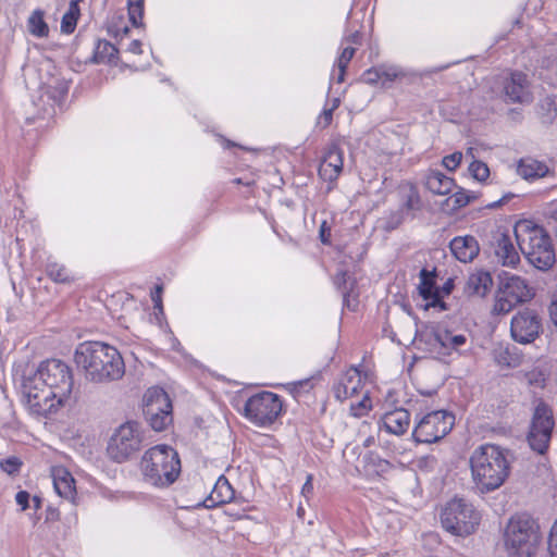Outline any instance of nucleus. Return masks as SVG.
I'll return each instance as SVG.
<instances>
[{
    "label": "nucleus",
    "mask_w": 557,
    "mask_h": 557,
    "mask_svg": "<svg viewBox=\"0 0 557 557\" xmlns=\"http://www.w3.org/2000/svg\"><path fill=\"white\" fill-rule=\"evenodd\" d=\"M71 368L59 359L42 361L37 370L24 376L22 392L30 413L46 417L55 412L71 398Z\"/></svg>",
    "instance_id": "nucleus-1"
},
{
    "label": "nucleus",
    "mask_w": 557,
    "mask_h": 557,
    "mask_svg": "<svg viewBox=\"0 0 557 557\" xmlns=\"http://www.w3.org/2000/svg\"><path fill=\"white\" fill-rule=\"evenodd\" d=\"M74 361L85 379L94 383L117 381L125 373L124 360L119 350L102 342L79 344L75 349Z\"/></svg>",
    "instance_id": "nucleus-2"
},
{
    "label": "nucleus",
    "mask_w": 557,
    "mask_h": 557,
    "mask_svg": "<svg viewBox=\"0 0 557 557\" xmlns=\"http://www.w3.org/2000/svg\"><path fill=\"white\" fill-rule=\"evenodd\" d=\"M508 451L494 444L476 447L470 456V469L475 487L488 493L500 487L509 475Z\"/></svg>",
    "instance_id": "nucleus-3"
},
{
    "label": "nucleus",
    "mask_w": 557,
    "mask_h": 557,
    "mask_svg": "<svg viewBox=\"0 0 557 557\" xmlns=\"http://www.w3.org/2000/svg\"><path fill=\"white\" fill-rule=\"evenodd\" d=\"M520 250L539 270H548L555 263V251L549 235L531 221H520L515 226Z\"/></svg>",
    "instance_id": "nucleus-4"
},
{
    "label": "nucleus",
    "mask_w": 557,
    "mask_h": 557,
    "mask_svg": "<svg viewBox=\"0 0 557 557\" xmlns=\"http://www.w3.org/2000/svg\"><path fill=\"white\" fill-rule=\"evenodd\" d=\"M140 469L145 481L158 487H166L178 478L181 460L171 446L157 445L144 454Z\"/></svg>",
    "instance_id": "nucleus-5"
},
{
    "label": "nucleus",
    "mask_w": 557,
    "mask_h": 557,
    "mask_svg": "<svg viewBox=\"0 0 557 557\" xmlns=\"http://www.w3.org/2000/svg\"><path fill=\"white\" fill-rule=\"evenodd\" d=\"M540 537L539 523L527 513L511 517L504 533L506 550L512 557H531Z\"/></svg>",
    "instance_id": "nucleus-6"
},
{
    "label": "nucleus",
    "mask_w": 557,
    "mask_h": 557,
    "mask_svg": "<svg viewBox=\"0 0 557 557\" xmlns=\"http://www.w3.org/2000/svg\"><path fill=\"white\" fill-rule=\"evenodd\" d=\"M534 296L533 289L527 281L518 275L504 273L495 296L493 314H507L519 304L531 300Z\"/></svg>",
    "instance_id": "nucleus-7"
},
{
    "label": "nucleus",
    "mask_w": 557,
    "mask_h": 557,
    "mask_svg": "<svg viewBox=\"0 0 557 557\" xmlns=\"http://www.w3.org/2000/svg\"><path fill=\"white\" fill-rule=\"evenodd\" d=\"M441 521L446 531L465 536L474 532L480 521V513L463 499H453L443 509Z\"/></svg>",
    "instance_id": "nucleus-8"
},
{
    "label": "nucleus",
    "mask_w": 557,
    "mask_h": 557,
    "mask_svg": "<svg viewBox=\"0 0 557 557\" xmlns=\"http://www.w3.org/2000/svg\"><path fill=\"white\" fill-rule=\"evenodd\" d=\"M283 401L272 392H260L250 396L244 406L245 417L255 425L267 428L281 416Z\"/></svg>",
    "instance_id": "nucleus-9"
},
{
    "label": "nucleus",
    "mask_w": 557,
    "mask_h": 557,
    "mask_svg": "<svg viewBox=\"0 0 557 557\" xmlns=\"http://www.w3.org/2000/svg\"><path fill=\"white\" fill-rule=\"evenodd\" d=\"M141 443L139 425L136 422H126L114 431L107 451L112 460L124 462L141 448Z\"/></svg>",
    "instance_id": "nucleus-10"
},
{
    "label": "nucleus",
    "mask_w": 557,
    "mask_h": 557,
    "mask_svg": "<svg viewBox=\"0 0 557 557\" xmlns=\"http://www.w3.org/2000/svg\"><path fill=\"white\" fill-rule=\"evenodd\" d=\"M454 423L455 417L453 413L446 410L431 411L418 421L412 437L417 443H435L450 432Z\"/></svg>",
    "instance_id": "nucleus-11"
},
{
    "label": "nucleus",
    "mask_w": 557,
    "mask_h": 557,
    "mask_svg": "<svg viewBox=\"0 0 557 557\" xmlns=\"http://www.w3.org/2000/svg\"><path fill=\"white\" fill-rule=\"evenodd\" d=\"M144 414L154 431H163L172 422V403L160 387L149 388L144 396Z\"/></svg>",
    "instance_id": "nucleus-12"
},
{
    "label": "nucleus",
    "mask_w": 557,
    "mask_h": 557,
    "mask_svg": "<svg viewBox=\"0 0 557 557\" xmlns=\"http://www.w3.org/2000/svg\"><path fill=\"white\" fill-rule=\"evenodd\" d=\"M400 327L397 333H394L393 341L396 336L399 344L405 342L419 341L426 345V349L430 351L442 352L444 343V330H438L433 325H426L421 330H418L417 324L408 317L400 322Z\"/></svg>",
    "instance_id": "nucleus-13"
},
{
    "label": "nucleus",
    "mask_w": 557,
    "mask_h": 557,
    "mask_svg": "<svg viewBox=\"0 0 557 557\" xmlns=\"http://www.w3.org/2000/svg\"><path fill=\"white\" fill-rule=\"evenodd\" d=\"M554 428L553 411L544 403H540L533 414L532 424L528 435L530 447L539 453L544 454L550 441Z\"/></svg>",
    "instance_id": "nucleus-14"
},
{
    "label": "nucleus",
    "mask_w": 557,
    "mask_h": 557,
    "mask_svg": "<svg viewBox=\"0 0 557 557\" xmlns=\"http://www.w3.org/2000/svg\"><path fill=\"white\" fill-rule=\"evenodd\" d=\"M542 331V321L535 310L525 308L516 313L510 323V333L513 341L529 344L539 337Z\"/></svg>",
    "instance_id": "nucleus-15"
},
{
    "label": "nucleus",
    "mask_w": 557,
    "mask_h": 557,
    "mask_svg": "<svg viewBox=\"0 0 557 557\" xmlns=\"http://www.w3.org/2000/svg\"><path fill=\"white\" fill-rule=\"evenodd\" d=\"M504 100L510 103H529L532 101L527 75L513 72L504 81Z\"/></svg>",
    "instance_id": "nucleus-16"
},
{
    "label": "nucleus",
    "mask_w": 557,
    "mask_h": 557,
    "mask_svg": "<svg viewBox=\"0 0 557 557\" xmlns=\"http://www.w3.org/2000/svg\"><path fill=\"white\" fill-rule=\"evenodd\" d=\"M363 386L361 373L356 368L348 369L334 385L335 397L343 401L356 395H359Z\"/></svg>",
    "instance_id": "nucleus-17"
},
{
    "label": "nucleus",
    "mask_w": 557,
    "mask_h": 557,
    "mask_svg": "<svg viewBox=\"0 0 557 557\" xmlns=\"http://www.w3.org/2000/svg\"><path fill=\"white\" fill-rule=\"evenodd\" d=\"M343 164V151L338 146L332 145L320 163L319 175L324 181L334 182L342 173Z\"/></svg>",
    "instance_id": "nucleus-18"
},
{
    "label": "nucleus",
    "mask_w": 557,
    "mask_h": 557,
    "mask_svg": "<svg viewBox=\"0 0 557 557\" xmlns=\"http://www.w3.org/2000/svg\"><path fill=\"white\" fill-rule=\"evenodd\" d=\"M420 283L418 285L419 295L426 300L424 309L430 307H440L441 310L446 309L445 302L441 299L438 292L435 289V273L426 269H422L419 274Z\"/></svg>",
    "instance_id": "nucleus-19"
},
{
    "label": "nucleus",
    "mask_w": 557,
    "mask_h": 557,
    "mask_svg": "<svg viewBox=\"0 0 557 557\" xmlns=\"http://www.w3.org/2000/svg\"><path fill=\"white\" fill-rule=\"evenodd\" d=\"M494 255L497 262L504 267H516L520 261V256L507 234L499 233L494 236Z\"/></svg>",
    "instance_id": "nucleus-20"
},
{
    "label": "nucleus",
    "mask_w": 557,
    "mask_h": 557,
    "mask_svg": "<svg viewBox=\"0 0 557 557\" xmlns=\"http://www.w3.org/2000/svg\"><path fill=\"white\" fill-rule=\"evenodd\" d=\"M449 248L454 257L460 262H471L480 252V246L474 236H457L451 239Z\"/></svg>",
    "instance_id": "nucleus-21"
},
{
    "label": "nucleus",
    "mask_w": 557,
    "mask_h": 557,
    "mask_svg": "<svg viewBox=\"0 0 557 557\" xmlns=\"http://www.w3.org/2000/svg\"><path fill=\"white\" fill-rule=\"evenodd\" d=\"M382 428L389 434L400 436L410 425V413L404 408L386 412L381 418Z\"/></svg>",
    "instance_id": "nucleus-22"
},
{
    "label": "nucleus",
    "mask_w": 557,
    "mask_h": 557,
    "mask_svg": "<svg viewBox=\"0 0 557 557\" xmlns=\"http://www.w3.org/2000/svg\"><path fill=\"white\" fill-rule=\"evenodd\" d=\"M493 285V278L488 271L475 270L468 276L465 293L469 296L484 297Z\"/></svg>",
    "instance_id": "nucleus-23"
},
{
    "label": "nucleus",
    "mask_w": 557,
    "mask_h": 557,
    "mask_svg": "<svg viewBox=\"0 0 557 557\" xmlns=\"http://www.w3.org/2000/svg\"><path fill=\"white\" fill-rule=\"evenodd\" d=\"M234 490L228 480L224 475H221L216 480L210 495L205 499L203 505L207 508H213L230 503L234 498Z\"/></svg>",
    "instance_id": "nucleus-24"
},
{
    "label": "nucleus",
    "mask_w": 557,
    "mask_h": 557,
    "mask_svg": "<svg viewBox=\"0 0 557 557\" xmlns=\"http://www.w3.org/2000/svg\"><path fill=\"white\" fill-rule=\"evenodd\" d=\"M424 186L433 195L445 196L453 191L455 181L440 171L432 170L425 175Z\"/></svg>",
    "instance_id": "nucleus-25"
},
{
    "label": "nucleus",
    "mask_w": 557,
    "mask_h": 557,
    "mask_svg": "<svg viewBox=\"0 0 557 557\" xmlns=\"http://www.w3.org/2000/svg\"><path fill=\"white\" fill-rule=\"evenodd\" d=\"M398 194L400 196L404 212L419 211L422 209V200L417 186L411 182H404L399 185Z\"/></svg>",
    "instance_id": "nucleus-26"
},
{
    "label": "nucleus",
    "mask_w": 557,
    "mask_h": 557,
    "mask_svg": "<svg viewBox=\"0 0 557 557\" xmlns=\"http://www.w3.org/2000/svg\"><path fill=\"white\" fill-rule=\"evenodd\" d=\"M53 486L55 492L65 499H73L76 493L75 481L72 474L64 468L53 471Z\"/></svg>",
    "instance_id": "nucleus-27"
},
{
    "label": "nucleus",
    "mask_w": 557,
    "mask_h": 557,
    "mask_svg": "<svg viewBox=\"0 0 557 557\" xmlns=\"http://www.w3.org/2000/svg\"><path fill=\"white\" fill-rule=\"evenodd\" d=\"M517 173L524 180H535L544 177L548 173V168L543 162L528 158L519 162Z\"/></svg>",
    "instance_id": "nucleus-28"
},
{
    "label": "nucleus",
    "mask_w": 557,
    "mask_h": 557,
    "mask_svg": "<svg viewBox=\"0 0 557 557\" xmlns=\"http://www.w3.org/2000/svg\"><path fill=\"white\" fill-rule=\"evenodd\" d=\"M44 16V11L38 9L33 11L27 20V29L35 37L44 38L49 34V27Z\"/></svg>",
    "instance_id": "nucleus-29"
},
{
    "label": "nucleus",
    "mask_w": 557,
    "mask_h": 557,
    "mask_svg": "<svg viewBox=\"0 0 557 557\" xmlns=\"http://www.w3.org/2000/svg\"><path fill=\"white\" fill-rule=\"evenodd\" d=\"M119 50L108 40H98L92 61L95 63H111L117 55Z\"/></svg>",
    "instance_id": "nucleus-30"
},
{
    "label": "nucleus",
    "mask_w": 557,
    "mask_h": 557,
    "mask_svg": "<svg viewBox=\"0 0 557 557\" xmlns=\"http://www.w3.org/2000/svg\"><path fill=\"white\" fill-rule=\"evenodd\" d=\"M79 16V7L75 3H70L66 13L61 21V32L64 34H72L75 30L77 20Z\"/></svg>",
    "instance_id": "nucleus-31"
},
{
    "label": "nucleus",
    "mask_w": 557,
    "mask_h": 557,
    "mask_svg": "<svg viewBox=\"0 0 557 557\" xmlns=\"http://www.w3.org/2000/svg\"><path fill=\"white\" fill-rule=\"evenodd\" d=\"M144 2L145 0H127L129 22L135 27L143 25Z\"/></svg>",
    "instance_id": "nucleus-32"
},
{
    "label": "nucleus",
    "mask_w": 557,
    "mask_h": 557,
    "mask_svg": "<svg viewBox=\"0 0 557 557\" xmlns=\"http://www.w3.org/2000/svg\"><path fill=\"white\" fill-rule=\"evenodd\" d=\"M473 198L474 196L469 195L465 189L460 188L447 198L446 202L450 210L455 211L467 206Z\"/></svg>",
    "instance_id": "nucleus-33"
},
{
    "label": "nucleus",
    "mask_w": 557,
    "mask_h": 557,
    "mask_svg": "<svg viewBox=\"0 0 557 557\" xmlns=\"http://www.w3.org/2000/svg\"><path fill=\"white\" fill-rule=\"evenodd\" d=\"M443 350L458 349L466 344V336L462 334L454 335L450 331L444 330Z\"/></svg>",
    "instance_id": "nucleus-34"
},
{
    "label": "nucleus",
    "mask_w": 557,
    "mask_h": 557,
    "mask_svg": "<svg viewBox=\"0 0 557 557\" xmlns=\"http://www.w3.org/2000/svg\"><path fill=\"white\" fill-rule=\"evenodd\" d=\"M405 220V212L403 209L389 212L383 218V227L386 231L396 230Z\"/></svg>",
    "instance_id": "nucleus-35"
},
{
    "label": "nucleus",
    "mask_w": 557,
    "mask_h": 557,
    "mask_svg": "<svg viewBox=\"0 0 557 557\" xmlns=\"http://www.w3.org/2000/svg\"><path fill=\"white\" fill-rule=\"evenodd\" d=\"M48 275L58 283H65L70 280V273L65 267L58 263H50L47 267Z\"/></svg>",
    "instance_id": "nucleus-36"
},
{
    "label": "nucleus",
    "mask_w": 557,
    "mask_h": 557,
    "mask_svg": "<svg viewBox=\"0 0 557 557\" xmlns=\"http://www.w3.org/2000/svg\"><path fill=\"white\" fill-rule=\"evenodd\" d=\"M348 277L349 276L346 271H338L334 278V284L336 285V287L339 290H342L344 304L347 306H349V296H350V293H349V290H347V287H346Z\"/></svg>",
    "instance_id": "nucleus-37"
},
{
    "label": "nucleus",
    "mask_w": 557,
    "mask_h": 557,
    "mask_svg": "<svg viewBox=\"0 0 557 557\" xmlns=\"http://www.w3.org/2000/svg\"><path fill=\"white\" fill-rule=\"evenodd\" d=\"M469 172L471 173L472 177L478 181H485L490 175L487 165L481 161H473L469 165Z\"/></svg>",
    "instance_id": "nucleus-38"
},
{
    "label": "nucleus",
    "mask_w": 557,
    "mask_h": 557,
    "mask_svg": "<svg viewBox=\"0 0 557 557\" xmlns=\"http://www.w3.org/2000/svg\"><path fill=\"white\" fill-rule=\"evenodd\" d=\"M372 407L371 399L366 394L361 400L356 404H351L350 412L354 417H362L364 416Z\"/></svg>",
    "instance_id": "nucleus-39"
},
{
    "label": "nucleus",
    "mask_w": 557,
    "mask_h": 557,
    "mask_svg": "<svg viewBox=\"0 0 557 557\" xmlns=\"http://www.w3.org/2000/svg\"><path fill=\"white\" fill-rule=\"evenodd\" d=\"M461 159H462V153L457 151L451 154L445 156L442 160V164L448 171L451 172V171H455L459 166Z\"/></svg>",
    "instance_id": "nucleus-40"
},
{
    "label": "nucleus",
    "mask_w": 557,
    "mask_h": 557,
    "mask_svg": "<svg viewBox=\"0 0 557 557\" xmlns=\"http://www.w3.org/2000/svg\"><path fill=\"white\" fill-rule=\"evenodd\" d=\"M547 546L550 557H557V519L550 528L547 539Z\"/></svg>",
    "instance_id": "nucleus-41"
},
{
    "label": "nucleus",
    "mask_w": 557,
    "mask_h": 557,
    "mask_svg": "<svg viewBox=\"0 0 557 557\" xmlns=\"http://www.w3.org/2000/svg\"><path fill=\"white\" fill-rule=\"evenodd\" d=\"M0 466H1V469L4 472H7L8 474H14V473L18 472V470L22 466V462L20 461L18 458L11 457V458H8V459L1 461Z\"/></svg>",
    "instance_id": "nucleus-42"
},
{
    "label": "nucleus",
    "mask_w": 557,
    "mask_h": 557,
    "mask_svg": "<svg viewBox=\"0 0 557 557\" xmlns=\"http://www.w3.org/2000/svg\"><path fill=\"white\" fill-rule=\"evenodd\" d=\"M361 81L368 85H375L381 81L379 67H371L363 72Z\"/></svg>",
    "instance_id": "nucleus-43"
},
{
    "label": "nucleus",
    "mask_w": 557,
    "mask_h": 557,
    "mask_svg": "<svg viewBox=\"0 0 557 557\" xmlns=\"http://www.w3.org/2000/svg\"><path fill=\"white\" fill-rule=\"evenodd\" d=\"M379 72L381 81L384 82H393L399 75V72L396 67L379 66Z\"/></svg>",
    "instance_id": "nucleus-44"
},
{
    "label": "nucleus",
    "mask_w": 557,
    "mask_h": 557,
    "mask_svg": "<svg viewBox=\"0 0 557 557\" xmlns=\"http://www.w3.org/2000/svg\"><path fill=\"white\" fill-rule=\"evenodd\" d=\"M496 361L499 364H504L507 367H516V362L512 360V358L510 357L509 351L507 349L500 350L496 355Z\"/></svg>",
    "instance_id": "nucleus-45"
},
{
    "label": "nucleus",
    "mask_w": 557,
    "mask_h": 557,
    "mask_svg": "<svg viewBox=\"0 0 557 557\" xmlns=\"http://www.w3.org/2000/svg\"><path fill=\"white\" fill-rule=\"evenodd\" d=\"M29 498H30V495L26 491H20L15 496L16 504L18 506H21L22 510H25L26 508H28Z\"/></svg>",
    "instance_id": "nucleus-46"
},
{
    "label": "nucleus",
    "mask_w": 557,
    "mask_h": 557,
    "mask_svg": "<svg viewBox=\"0 0 557 557\" xmlns=\"http://www.w3.org/2000/svg\"><path fill=\"white\" fill-rule=\"evenodd\" d=\"M312 480H313V476L312 474H308L307 475V480L305 482V484L302 485V488H301V494L306 497V498H310L313 494V484H312Z\"/></svg>",
    "instance_id": "nucleus-47"
},
{
    "label": "nucleus",
    "mask_w": 557,
    "mask_h": 557,
    "mask_svg": "<svg viewBox=\"0 0 557 557\" xmlns=\"http://www.w3.org/2000/svg\"><path fill=\"white\" fill-rule=\"evenodd\" d=\"M161 293H162L161 286H156L154 290L151 293V299L154 304V308L159 309V310H162Z\"/></svg>",
    "instance_id": "nucleus-48"
},
{
    "label": "nucleus",
    "mask_w": 557,
    "mask_h": 557,
    "mask_svg": "<svg viewBox=\"0 0 557 557\" xmlns=\"http://www.w3.org/2000/svg\"><path fill=\"white\" fill-rule=\"evenodd\" d=\"M355 52H356V49H355V48H352V47H346V48H344V50L342 51V53H341V55L338 57V59L350 62V60L352 59V57H354Z\"/></svg>",
    "instance_id": "nucleus-49"
},
{
    "label": "nucleus",
    "mask_w": 557,
    "mask_h": 557,
    "mask_svg": "<svg viewBox=\"0 0 557 557\" xmlns=\"http://www.w3.org/2000/svg\"><path fill=\"white\" fill-rule=\"evenodd\" d=\"M127 50L129 52H133L135 54H140L143 52L141 50V42L139 40H133L129 45H128V48Z\"/></svg>",
    "instance_id": "nucleus-50"
},
{
    "label": "nucleus",
    "mask_w": 557,
    "mask_h": 557,
    "mask_svg": "<svg viewBox=\"0 0 557 557\" xmlns=\"http://www.w3.org/2000/svg\"><path fill=\"white\" fill-rule=\"evenodd\" d=\"M549 314L553 323L557 326V298L549 306Z\"/></svg>",
    "instance_id": "nucleus-51"
},
{
    "label": "nucleus",
    "mask_w": 557,
    "mask_h": 557,
    "mask_svg": "<svg viewBox=\"0 0 557 557\" xmlns=\"http://www.w3.org/2000/svg\"><path fill=\"white\" fill-rule=\"evenodd\" d=\"M333 111H334V108H331V109L324 110L322 113V117L326 125L330 124L332 121Z\"/></svg>",
    "instance_id": "nucleus-52"
},
{
    "label": "nucleus",
    "mask_w": 557,
    "mask_h": 557,
    "mask_svg": "<svg viewBox=\"0 0 557 557\" xmlns=\"http://www.w3.org/2000/svg\"><path fill=\"white\" fill-rule=\"evenodd\" d=\"M348 64H349L348 61H344L341 59H337V61H336V66H337L338 71H341V72H346Z\"/></svg>",
    "instance_id": "nucleus-53"
},
{
    "label": "nucleus",
    "mask_w": 557,
    "mask_h": 557,
    "mask_svg": "<svg viewBox=\"0 0 557 557\" xmlns=\"http://www.w3.org/2000/svg\"><path fill=\"white\" fill-rule=\"evenodd\" d=\"M324 226H325V222H323V224L321 225V228H320V237H321V240L322 243L324 244H327L329 243V239L326 238V232H324Z\"/></svg>",
    "instance_id": "nucleus-54"
},
{
    "label": "nucleus",
    "mask_w": 557,
    "mask_h": 557,
    "mask_svg": "<svg viewBox=\"0 0 557 557\" xmlns=\"http://www.w3.org/2000/svg\"><path fill=\"white\" fill-rule=\"evenodd\" d=\"M359 33L356 32L355 34L350 35L347 40L352 42V44H358L359 42Z\"/></svg>",
    "instance_id": "nucleus-55"
},
{
    "label": "nucleus",
    "mask_w": 557,
    "mask_h": 557,
    "mask_svg": "<svg viewBox=\"0 0 557 557\" xmlns=\"http://www.w3.org/2000/svg\"><path fill=\"white\" fill-rule=\"evenodd\" d=\"M32 500L36 510L41 507V499L38 496H34Z\"/></svg>",
    "instance_id": "nucleus-56"
},
{
    "label": "nucleus",
    "mask_w": 557,
    "mask_h": 557,
    "mask_svg": "<svg viewBox=\"0 0 557 557\" xmlns=\"http://www.w3.org/2000/svg\"><path fill=\"white\" fill-rule=\"evenodd\" d=\"M345 74H346V72H341L339 71L338 76L336 78L338 84H341V83H343L345 81Z\"/></svg>",
    "instance_id": "nucleus-57"
},
{
    "label": "nucleus",
    "mask_w": 557,
    "mask_h": 557,
    "mask_svg": "<svg viewBox=\"0 0 557 557\" xmlns=\"http://www.w3.org/2000/svg\"><path fill=\"white\" fill-rule=\"evenodd\" d=\"M508 198H509L508 196H505L503 199H500L499 201L493 203L491 207H496L498 205L505 203Z\"/></svg>",
    "instance_id": "nucleus-58"
},
{
    "label": "nucleus",
    "mask_w": 557,
    "mask_h": 557,
    "mask_svg": "<svg viewBox=\"0 0 557 557\" xmlns=\"http://www.w3.org/2000/svg\"><path fill=\"white\" fill-rule=\"evenodd\" d=\"M67 94V88L65 86H62L60 89V96L63 98Z\"/></svg>",
    "instance_id": "nucleus-59"
},
{
    "label": "nucleus",
    "mask_w": 557,
    "mask_h": 557,
    "mask_svg": "<svg viewBox=\"0 0 557 557\" xmlns=\"http://www.w3.org/2000/svg\"><path fill=\"white\" fill-rule=\"evenodd\" d=\"M550 218L557 222V207L550 212Z\"/></svg>",
    "instance_id": "nucleus-60"
},
{
    "label": "nucleus",
    "mask_w": 557,
    "mask_h": 557,
    "mask_svg": "<svg viewBox=\"0 0 557 557\" xmlns=\"http://www.w3.org/2000/svg\"><path fill=\"white\" fill-rule=\"evenodd\" d=\"M338 103H339L338 99H335L333 101V107L332 108H334V109L337 108Z\"/></svg>",
    "instance_id": "nucleus-61"
},
{
    "label": "nucleus",
    "mask_w": 557,
    "mask_h": 557,
    "mask_svg": "<svg viewBox=\"0 0 557 557\" xmlns=\"http://www.w3.org/2000/svg\"><path fill=\"white\" fill-rule=\"evenodd\" d=\"M81 1H82V0H71V2H70V3H73V2H74V3H75V5H77V7H78V3H79Z\"/></svg>",
    "instance_id": "nucleus-62"
}]
</instances>
